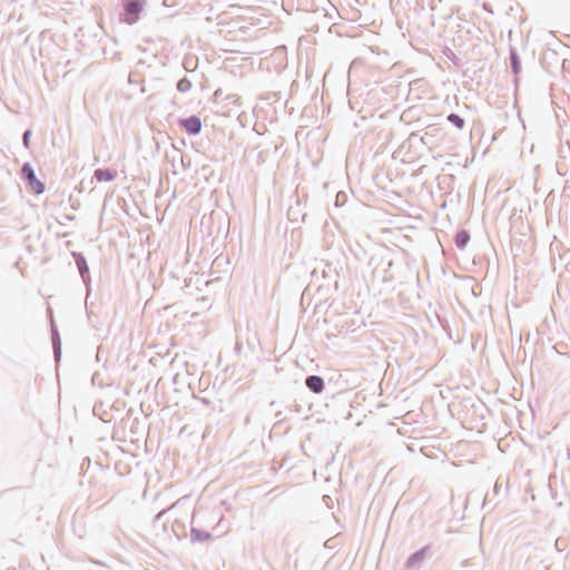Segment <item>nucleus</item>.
Masks as SVG:
<instances>
[{"label": "nucleus", "instance_id": "obj_7", "mask_svg": "<svg viewBox=\"0 0 570 570\" xmlns=\"http://www.w3.org/2000/svg\"><path fill=\"white\" fill-rule=\"evenodd\" d=\"M448 120H449L450 122H452L453 125H455V126H456L458 128H460V129H461V128H463V126H464V120H463V118H461V117H460L459 115H456V114H451V115H449V116H448Z\"/></svg>", "mask_w": 570, "mask_h": 570}, {"label": "nucleus", "instance_id": "obj_5", "mask_svg": "<svg viewBox=\"0 0 570 570\" xmlns=\"http://www.w3.org/2000/svg\"><path fill=\"white\" fill-rule=\"evenodd\" d=\"M95 178L99 183L111 181L116 178V173L110 169H97L95 170Z\"/></svg>", "mask_w": 570, "mask_h": 570}, {"label": "nucleus", "instance_id": "obj_8", "mask_svg": "<svg viewBox=\"0 0 570 570\" xmlns=\"http://www.w3.org/2000/svg\"><path fill=\"white\" fill-rule=\"evenodd\" d=\"M424 557V550H421L419 552H416L415 554H413L409 561H407V564L410 567L414 566L415 563L420 562Z\"/></svg>", "mask_w": 570, "mask_h": 570}, {"label": "nucleus", "instance_id": "obj_6", "mask_svg": "<svg viewBox=\"0 0 570 570\" xmlns=\"http://www.w3.org/2000/svg\"><path fill=\"white\" fill-rule=\"evenodd\" d=\"M455 245L459 248H464L470 240V235L466 230H461L455 235Z\"/></svg>", "mask_w": 570, "mask_h": 570}, {"label": "nucleus", "instance_id": "obj_3", "mask_svg": "<svg viewBox=\"0 0 570 570\" xmlns=\"http://www.w3.org/2000/svg\"><path fill=\"white\" fill-rule=\"evenodd\" d=\"M141 8H142V4L138 1H131V2L127 3L126 12H127L128 17L126 18V21L128 23L136 22L138 14L141 11Z\"/></svg>", "mask_w": 570, "mask_h": 570}, {"label": "nucleus", "instance_id": "obj_2", "mask_svg": "<svg viewBox=\"0 0 570 570\" xmlns=\"http://www.w3.org/2000/svg\"><path fill=\"white\" fill-rule=\"evenodd\" d=\"M180 125L183 126V128L188 134H191V135L198 134L200 131V129H202L200 119L198 117H195V116L186 118V119H183L180 121Z\"/></svg>", "mask_w": 570, "mask_h": 570}, {"label": "nucleus", "instance_id": "obj_1", "mask_svg": "<svg viewBox=\"0 0 570 570\" xmlns=\"http://www.w3.org/2000/svg\"><path fill=\"white\" fill-rule=\"evenodd\" d=\"M22 174L28 180L30 189L36 194H41L45 190V185L36 177L32 167L29 164H24L22 167Z\"/></svg>", "mask_w": 570, "mask_h": 570}, {"label": "nucleus", "instance_id": "obj_10", "mask_svg": "<svg viewBox=\"0 0 570 570\" xmlns=\"http://www.w3.org/2000/svg\"><path fill=\"white\" fill-rule=\"evenodd\" d=\"M29 135H30V132H29V131H27V132L23 135V141H24V145H26V146L28 145Z\"/></svg>", "mask_w": 570, "mask_h": 570}, {"label": "nucleus", "instance_id": "obj_4", "mask_svg": "<svg viewBox=\"0 0 570 570\" xmlns=\"http://www.w3.org/2000/svg\"><path fill=\"white\" fill-rule=\"evenodd\" d=\"M306 385L309 390L315 393H321L324 389V382L322 377L312 375L306 379Z\"/></svg>", "mask_w": 570, "mask_h": 570}, {"label": "nucleus", "instance_id": "obj_9", "mask_svg": "<svg viewBox=\"0 0 570 570\" xmlns=\"http://www.w3.org/2000/svg\"><path fill=\"white\" fill-rule=\"evenodd\" d=\"M190 86H191V85H190V82H189L188 80L183 79V80H180V81L178 82V85H177V89H178L179 91H187V90H189V89H190Z\"/></svg>", "mask_w": 570, "mask_h": 570}]
</instances>
